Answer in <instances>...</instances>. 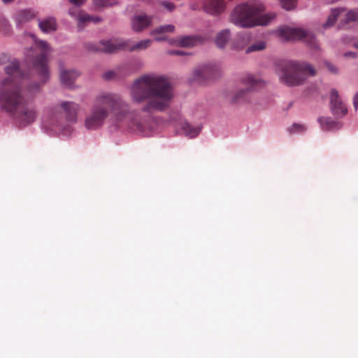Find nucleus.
Returning <instances> with one entry per match:
<instances>
[{"instance_id": "36", "label": "nucleus", "mask_w": 358, "mask_h": 358, "mask_svg": "<svg viewBox=\"0 0 358 358\" xmlns=\"http://www.w3.org/2000/svg\"><path fill=\"white\" fill-rule=\"evenodd\" d=\"M5 59H6L5 56L0 57V65L3 63V60Z\"/></svg>"}, {"instance_id": "26", "label": "nucleus", "mask_w": 358, "mask_h": 358, "mask_svg": "<svg viewBox=\"0 0 358 358\" xmlns=\"http://www.w3.org/2000/svg\"><path fill=\"white\" fill-rule=\"evenodd\" d=\"M358 20V9L351 10L345 14V22L349 23Z\"/></svg>"}, {"instance_id": "10", "label": "nucleus", "mask_w": 358, "mask_h": 358, "mask_svg": "<svg viewBox=\"0 0 358 358\" xmlns=\"http://www.w3.org/2000/svg\"><path fill=\"white\" fill-rule=\"evenodd\" d=\"M220 72L217 66L213 64H206L194 69V78L198 81H202L207 79L214 78Z\"/></svg>"}, {"instance_id": "12", "label": "nucleus", "mask_w": 358, "mask_h": 358, "mask_svg": "<svg viewBox=\"0 0 358 358\" xmlns=\"http://www.w3.org/2000/svg\"><path fill=\"white\" fill-rule=\"evenodd\" d=\"M69 14L71 15L76 16V19L78 21V27L79 29H83L85 24L90 22L94 23H98L101 21L100 17L90 15L87 13H85L83 11L79 12L78 14L76 15L73 9H71L69 10Z\"/></svg>"}, {"instance_id": "30", "label": "nucleus", "mask_w": 358, "mask_h": 358, "mask_svg": "<svg viewBox=\"0 0 358 358\" xmlns=\"http://www.w3.org/2000/svg\"><path fill=\"white\" fill-rule=\"evenodd\" d=\"M162 5L167 8L169 10L172 11L175 8V6L173 3L168 2V1H163L162 3Z\"/></svg>"}, {"instance_id": "2", "label": "nucleus", "mask_w": 358, "mask_h": 358, "mask_svg": "<svg viewBox=\"0 0 358 358\" xmlns=\"http://www.w3.org/2000/svg\"><path fill=\"white\" fill-rule=\"evenodd\" d=\"M129 95L134 103H144L141 111L148 114L149 121L134 119L133 124L137 131L147 135L154 129L151 115L155 112H164L169 108L174 97V91L167 78L150 73L140 76L133 82Z\"/></svg>"}, {"instance_id": "4", "label": "nucleus", "mask_w": 358, "mask_h": 358, "mask_svg": "<svg viewBox=\"0 0 358 358\" xmlns=\"http://www.w3.org/2000/svg\"><path fill=\"white\" fill-rule=\"evenodd\" d=\"M263 5L245 3L236 6L230 15L231 22L243 28L268 24L275 17L273 13L259 15L264 10Z\"/></svg>"}, {"instance_id": "14", "label": "nucleus", "mask_w": 358, "mask_h": 358, "mask_svg": "<svg viewBox=\"0 0 358 358\" xmlns=\"http://www.w3.org/2000/svg\"><path fill=\"white\" fill-rule=\"evenodd\" d=\"M152 17L146 15H136L132 19V27L135 31L139 32L147 28L151 23Z\"/></svg>"}, {"instance_id": "32", "label": "nucleus", "mask_w": 358, "mask_h": 358, "mask_svg": "<svg viewBox=\"0 0 358 358\" xmlns=\"http://www.w3.org/2000/svg\"><path fill=\"white\" fill-rule=\"evenodd\" d=\"M326 65H327V68L329 69V70L331 72H332V73H336L337 72V69L332 64H331L330 63L327 62Z\"/></svg>"}, {"instance_id": "25", "label": "nucleus", "mask_w": 358, "mask_h": 358, "mask_svg": "<svg viewBox=\"0 0 358 358\" xmlns=\"http://www.w3.org/2000/svg\"><path fill=\"white\" fill-rule=\"evenodd\" d=\"M265 48H266L265 42H264L262 41H257V42L253 43L252 45H251L250 46H249L246 50V52L250 53V52H252L254 51L262 50Z\"/></svg>"}, {"instance_id": "37", "label": "nucleus", "mask_w": 358, "mask_h": 358, "mask_svg": "<svg viewBox=\"0 0 358 358\" xmlns=\"http://www.w3.org/2000/svg\"><path fill=\"white\" fill-rule=\"evenodd\" d=\"M345 56H349V55H355L354 53L351 52H346L345 54Z\"/></svg>"}, {"instance_id": "6", "label": "nucleus", "mask_w": 358, "mask_h": 358, "mask_svg": "<svg viewBox=\"0 0 358 358\" xmlns=\"http://www.w3.org/2000/svg\"><path fill=\"white\" fill-rule=\"evenodd\" d=\"M152 44V41L145 39L131 45L129 41L122 39H115L110 41H103L100 43L99 47L96 50L103 51L106 53H113L119 50L132 51H140L147 49Z\"/></svg>"}, {"instance_id": "22", "label": "nucleus", "mask_w": 358, "mask_h": 358, "mask_svg": "<svg viewBox=\"0 0 358 358\" xmlns=\"http://www.w3.org/2000/svg\"><path fill=\"white\" fill-rule=\"evenodd\" d=\"M119 0H93L94 6L96 8H102L111 6L118 3Z\"/></svg>"}, {"instance_id": "20", "label": "nucleus", "mask_w": 358, "mask_h": 358, "mask_svg": "<svg viewBox=\"0 0 358 358\" xmlns=\"http://www.w3.org/2000/svg\"><path fill=\"white\" fill-rule=\"evenodd\" d=\"M182 129L185 136L189 138H195L201 131L200 127H195L187 122H185L182 126Z\"/></svg>"}, {"instance_id": "5", "label": "nucleus", "mask_w": 358, "mask_h": 358, "mask_svg": "<svg viewBox=\"0 0 358 358\" xmlns=\"http://www.w3.org/2000/svg\"><path fill=\"white\" fill-rule=\"evenodd\" d=\"M315 74L313 66L306 62L286 61L280 64V79L288 86L300 85L308 76H314Z\"/></svg>"}, {"instance_id": "16", "label": "nucleus", "mask_w": 358, "mask_h": 358, "mask_svg": "<svg viewBox=\"0 0 358 358\" xmlns=\"http://www.w3.org/2000/svg\"><path fill=\"white\" fill-rule=\"evenodd\" d=\"M34 17L35 14L31 10H21L15 13V21L18 27H22Z\"/></svg>"}, {"instance_id": "15", "label": "nucleus", "mask_w": 358, "mask_h": 358, "mask_svg": "<svg viewBox=\"0 0 358 358\" xmlns=\"http://www.w3.org/2000/svg\"><path fill=\"white\" fill-rule=\"evenodd\" d=\"M79 75L75 70H62L60 72V80L64 85L70 87Z\"/></svg>"}, {"instance_id": "39", "label": "nucleus", "mask_w": 358, "mask_h": 358, "mask_svg": "<svg viewBox=\"0 0 358 358\" xmlns=\"http://www.w3.org/2000/svg\"><path fill=\"white\" fill-rule=\"evenodd\" d=\"M357 48H358V45H357Z\"/></svg>"}, {"instance_id": "38", "label": "nucleus", "mask_w": 358, "mask_h": 358, "mask_svg": "<svg viewBox=\"0 0 358 358\" xmlns=\"http://www.w3.org/2000/svg\"><path fill=\"white\" fill-rule=\"evenodd\" d=\"M13 0H3V1L5 3H10L12 2Z\"/></svg>"}, {"instance_id": "8", "label": "nucleus", "mask_w": 358, "mask_h": 358, "mask_svg": "<svg viewBox=\"0 0 358 358\" xmlns=\"http://www.w3.org/2000/svg\"><path fill=\"white\" fill-rule=\"evenodd\" d=\"M80 108V105L74 101H63L52 108V114L55 117L58 114L63 115L67 121L75 123Z\"/></svg>"}, {"instance_id": "34", "label": "nucleus", "mask_w": 358, "mask_h": 358, "mask_svg": "<svg viewBox=\"0 0 358 358\" xmlns=\"http://www.w3.org/2000/svg\"><path fill=\"white\" fill-rule=\"evenodd\" d=\"M354 107L355 109L358 108V93H357L354 97Z\"/></svg>"}, {"instance_id": "31", "label": "nucleus", "mask_w": 358, "mask_h": 358, "mask_svg": "<svg viewBox=\"0 0 358 358\" xmlns=\"http://www.w3.org/2000/svg\"><path fill=\"white\" fill-rule=\"evenodd\" d=\"M69 1L76 6H80L85 3V0H69Z\"/></svg>"}, {"instance_id": "7", "label": "nucleus", "mask_w": 358, "mask_h": 358, "mask_svg": "<svg viewBox=\"0 0 358 358\" xmlns=\"http://www.w3.org/2000/svg\"><path fill=\"white\" fill-rule=\"evenodd\" d=\"M277 32L284 41L303 40L312 48L317 49L318 48L315 36L301 28L282 27L278 29Z\"/></svg>"}, {"instance_id": "21", "label": "nucleus", "mask_w": 358, "mask_h": 358, "mask_svg": "<svg viewBox=\"0 0 358 358\" xmlns=\"http://www.w3.org/2000/svg\"><path fill=\"white\" fill-rule=\"evenodd\" d=\"M345 10L343 8H336L333 10L329 15L327 22L324 24V27L327 28L332 26L336 22L337 17H338Z\"/></svg>"}, {"instance_id": "11", "label": "nucleus", "mask_w": 358, "mask_h": 358, "mask_svg": "<svg viewBox=\"0 0 358 358\" xmlns=\"http://www.w3.org/2000/svg\"><path fill=\"white\" fill-rule=\"evenodd\" d=\"M331 110L332 113L338 117L345 116L348 113V109L343 104L339 97L337 90L333 89L330 94Z\"/></svg>"}, {"instance_id": "17", "label": "nucleus", "mask_w": 358, "mask_h": 358, "mask_svg": "<svg viewBox=\"0 0 358 358\" xmlns=\"http://www.w3.org/2000/svg\"><path fill=\"white\" fill-rule=\"evenodd\" d=\"M41 30L44 33L55 31L57 29L56 20L53 17H48L38 22Z\"/></svg>"}, {"instance_id": "29", "label": "nucleus", "mask_w": 358, "mask_h": 358, "mask_svg": "<svg viewBox=\"0 0 358 358\" xmlns=\"http://www.w3.org/2000/svg\"><path fill=\"white\" fill-rule=\"evenodd\" d=\"M304 131V127L303 125H301L299 124H294L291 129H290V131L292 132H296V131Z\"/></svg>"}, {"instance_id": "19", "label": "nucleus", "mask_w": 358, "mask_h": 358, "mask_svg": "<svg viewBox=\"0 0 358 358\" xmlns=\"http://www.w3.org/2000/svg\"><path fill=\"white\" fill-rule=\"evenodd\" d=\"M230 37V31L228 29H225L217 33L216 35L215 43L217 46L220 48H224L227 42L229 41Z\"/></svg>"}, {"instance_id": "23", "label": "nucleus", "mask_w": 358, "mask_h": 358, "mask_svg": "<svg viewBox=\"0 0 358 358\" xmlns=\"http://www.w3.org/2000/svg\"><path fill=\"white\" fill-rule=\"evenodd\" d=\"M178 43L182 47L194 46L196 43V39L192 36H183L179 39Z\"/></svg>"}, {"instance_id": "13", "label": "nucleus", "mask_w": 358, "mask_h": 358, "mask_svg": "<svg viewBox=\"0 0 358 358\" xmlns=\"http://www.w3.org/2000/svg\"><path fill=\"white\" fill-rule=\"evenodd\" d=\"M204 8L211 15H219L224 10L225 2L224 0H207Z\"/></svg>"}, {"instance_id": "24", "label": "nucleus", "mask_w": 358, "mask_h": 358, "mask_svg": "<svg viewBox=\"0 0 358 358\" xmlns=\"http://www.w3.org/2000/svg\"><path fill=\"white\" fill-rule=\"evenodd\" d=\"M174 29H175L174 26L171 25V24L159 26L152 31L151 35L166 33V32H173L174 31Z\"/></svg>"}, {"instance_id": "18", "label": "nucleus", "mask_w": 358, "mask_h": 358, "mask_svg": "<svg viewBox=\"0 0 358 358\" xmlns=\"http://www.w3.org/2000/svg\"><path fill=\"white\" fill-rule=\"evenodd\" d=\"M318 122L320 124L321 128L324 131H331L334 129H339L341 127L340 122L331 120V117H320Z\"/></svg>"}, {"instance_id": "3", "label": "nucleus", "mask_w": 358, "mask_h": 358, "mask_svg": "<svg viewBox=\"0 0 358 358\" xmlns=\"http://www.w3.org/2000/svg\"><path fill=\"white\" fill-rule=\"evenodd\" d=\"M110 113L117 120H123L130 116L129 105L116 94L102 93L97 95L90 113L85 118L86 127L91 130L100 128Z\"/></svg>"}, {"instance_id": "27", "label": "nucleus", "mask_w": 358, "mask_h": 358, "mask_svg": "<svg viewBox=\"0 0 358 358\" xmlns=\"http://www.w3.org/2000/svg\"><path fill=\"white\" fill-rule=\"evenodd\" d=\"M281 6L283 8L290 10L295 8L296 0H280Z\"/></svg>"}, {"instance_id": "1", "label": "nucleus", "mask_w": 358, "mask_h": 358, "mask_svg": "<svg viewBox=\"0 0 358 358\" xmlns=\"http://www.w3.org/2000/svg\"><path fill=\"white\" fill-rule=\"evenodd\" d=\"M36 48L27 51L26 57L32 65L40 83L33 82L35 76L23 71L16 59L10 61L6 66V74L18 79L17 81L5 79L0 86V108L24 127L34 122L37 117L36 109L29 106L35 96L40 93L41 85L49 79L47 57L50 48L47 42H36Z\"/></svg>"}, {"instance_id": "9", "label": "nucleus", "mask_w": 358, "mask_h": 358, "mask_svg": "<svg viewBox=\"0 0 358 358\" xmlns=\"http://www.w3.org/2000/svg\"><path fill=\"white\" fill-rule=\"evenodd\" d=\"M241 82L246 86V89L238 90L232 97V103H238L245 101L246 96L250 91L257 90L263 86V82L260 79L252 75H246L241 78Z\"/></svg>"}, {"instance_id": "35", "label": "nucleus", "mask_w": 358, "mask_h": 358, "mask_svg": "<svg viewBox=\"0 0 358 358\" xmlns=\"http://www.w3.org/2000/svg\"><path fill=\"white\" fill-rule=\"evenodd\" d=\"M155 40L157 41H162L166 40V37L165 36H156L155 38Z\"/></svg>"}, {"instance_id": "28", "label": "nucleus", "mask_w": 358, "mask_h": 358, "mask_svg": "<svg viewBox=\"0 0 358 358\" xmlns=\"http://www.w3.org/2000/svg\"><path fill=\"white\" fill-rule=\"evenodd\" d=\"M117 76V72L115 71H108L103 74V77L106 80H111L115 78Z\"/></svg>"}, {"instance_id": "33", "label": "nucleus", "mask_w": 358, "mask_h": 358, "mask_svg": "<svg viewBox=\"0 0 358 358\" xmlns=\"http://www.w3.org/2000/svg\"><path fill=\"white\" fill-rule=\"evenodd\" d=\"M169 54L170 55H185V53L180 50H171L169 52Z\"/></svg>"}]
</instances>
